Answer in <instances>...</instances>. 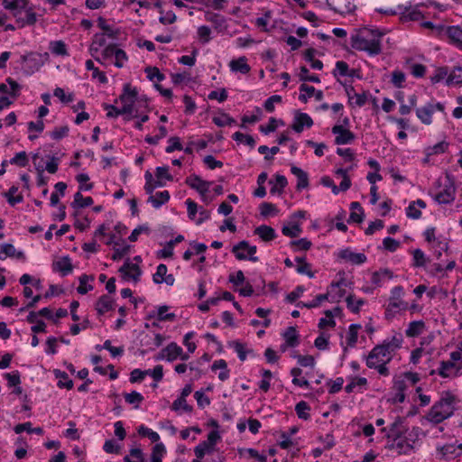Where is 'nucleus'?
Instances as JSON below:
<instances>
[{
    "mask_svg": "<svg viewBox=\"0 0 462 462\" xmlns=\"http://www.w3.org/2000/svg\"><path fill=\"white\" fill-rule=\"evenodd\" d=\"M383 33L368 28L361 29L351 36V46L360 51H365L371 56L378 55L382 51V37Z\"/></svg>",
    "mask_w": 462,
    "mask_h": 462,
    "instance_id": "obj_1",
    "label": "nucleus"
},
{
    "mask_svg": "<svg viewBox=\"0 0 462 462\" xmlns=\"http://www.w3.org/2000/svg\"><path fill=\"white\" fill-rule=\"evenodd\" d=\"M55 375L59 379L57 384L60 388H66L68 390H70L73 388V381L71 379H69L67 373L60 371V370H56Z\"/></svg>",
    "mask_w": 462,
    "mask_h": 462,
    "instance_id": "obj_40",
    "label": "nucleus"
},
{
    "mask_svg": "<svg viewBox=\"0 0 462 462\" xmlns=\"http://www.w3.org/2000/svg\"><path fill=\"white\" fill-rule=\"evenodd\" d=\"M287 346H295L299 344V335L294 327H289L283 333Z\"/></svg>",
    "mask_w": 462,
    "mask_h": 462,
    "instance_id": "obj_39",
    "label": "nucleus"
},
{
    "mask_svg": "<svg viewBox=\"0 0 462 462\" xmlns=\"http://www.w3.org/2000/svg\"><path fill=\"white\" fill-rule=\"evenodd\" d=\"M114 308V300L108 295H102L96 303V310L99 315H103Z\"/></svg>",
    "mask_w": 462,
    "mask_h": 462,
    "instance_id": "obj_22",
    "label": "nucleus"
},
{
    "mask_svg": "<svg viewBox=\"0 0 462 462\" xmlns=\"http://www.w3.org/2000/svg\"><path fill=\"white\" fill-rule=\"evenodd\" d=\"M346 301L347 308L353 313H358L361 306L365 303V301L362 299H356L354 295H348L346 297Z\"/></svg>",
    "mask_w": 462,
    "mask_h": 462,
    "instance_id": "obj_51",
    "label": "nucleus"
},
{
    "mask_svg": "<svg viewBox=\"0 0 462 462\" xmlns=\"http://www.w3.org/2000/svg\"><path fill=\"white\" fill-rule=\"evenodd\" d=\"M24 430H26L28 433H36L38 435H42L43 433V430L42 428H40V427H38V428H32V423L31 422H25V423L17 424L14 427V432L16 434H20V433H22Z\"/></svg>",
    "mask_w": 462,
    "mask_h": 462,
    "instance_id": "obj_46",
    "label": "nucleus"
},
{
    "mask_svg": "<svg viewBox=\"0 0 462 462\" xmlns=\"http://www.w3.org/2000/svg\"><path fill=\"white\" fill-rule=\"evenodd\" d=\"M448 247V243L444 240H439L431 245V249L433 250L434 255L437 259H440L443 252H447Z\"/></svg>",
    "mask_w": 462,
    "mask_h": 462,
    "instance_id": "obj_63",
    "label": "nucleus"
},
{
    "mask_svg": "<svg viewBox=\"0 0 462 462\" xmlns=\"http://www.w3.org/2000/svg\"><path fill=\"white\" fill-rule=\"evenodd\" d=\"M93 204V199L91 197H83L80 191H78L74 195V200L72 207L74 208H86Z\"/></svg>",
    "mask_w": 462,
    "mask_h": 462,
    "instance_id": "obj_42",
    "label": "nucleus"
},
{
    "mask_svg": "<svg viewBox=\"0 0 462 462\" xmlns=\"http://www.w3.org/2000/svg\"><path fill=\"white\" fill-rule=\"evenodd\" d=\"M361 328L360 325L352 324L349 327V330L346 337V342L349 346H354L357 341L358 330Z\"/></svg>",
    "mask_w": 462,
    "mask_h": 462,
    "instance_id": "obj_57",
    "label": "nucleus"
},
{
    "mask_svg": "<svg viewBox=\"0 0 462 462\" xmlns=\"http://www.w3.org/2000/svg\"><path fill=\"white\" fill-rule=\"evenodd\" d=\"M14 16L16 18V23L20 28L33 25L37 22V14L31 7L14 13Z\"/></svg>",
    "mask_w": 462,
    "mask_h": 462,
    "instance_id": "obj_10",
    "label": "nucleus"
},
{
    "mask_svg": "<svg viewBox=\"0 0 462 462\" xmlns=\"http://www.w3.org/2000/svg\"><path fill=\"white\" fill-rule=\"evenodd\" d=\"M313 125L312 118L306 113L296 112L294 116V122L291 125V128L296 133H301L303 128L306 126L308 128Z\"/></svg>",
    "mask_w": 462,
    "mask_h": 462,
    "instance_id": "obj_13",
    "label": "nucleus"
},
{
    "mask_svg": "<svg viewBox=\"0 0 462 462\" xmlns=\"http://www.w3.org/2000/svg\"><path fill=\"white\" fill-rule=\"evenodd\" d=\"M52 269L55 272H59L62 276H66L72 272L73 266L70 259L68 256H64L52 263Z\"/></svg>",
    "mask_w": 462,
    "mask_h": 462,
    "instance_id": "obj_20",
    "label": "nucleus"
},
{
    "mask_svg": "<svg viewBox=\"0 0 462 462\" xmlns=\"http://www.w3.org/2000/svg\"><path fill=\"white\" fill-rule=\"evenodd\" d=\"M287 179L283 175L277 174L275 176V182L270 189L272 194H282L283 192V189L287 185Z\"/></svg>",
    "mask_w": 462,
    "mask_h": 462,
    "instance_id": "obj_45",
    "label": "nucleus"
},
{
    "mask_svg": "<svg viewBox=\"0 0 462 462\" xmlns=\"http://www.w3.org/2000/svg\"><path fill=\"white\" fill-rule=\"evenodd\" d=\"M205 20L211 23L217 30H221L225 27L226 20L221 14L208 12L205 14Z\"/></svg>",
    "mask_w": 462,
    "mask_h": 462,
    "instance_id": "obj_35",
    "label": "nucleus"
},
{
    "mask_svg": "<svg viewBox=\"0 0 462 462\" xmlns=\"http://www.w3.org/2000/svg\"><path fill=\"white\" fill-rule=\"evenodd\" d=\"M137 95L136 88H133L129 83L124 85L123 93L119 97L123 106L117 114H127L128 116L125 117L127 121L136 116V115H134V105L137 99Z\"/></svg>",
    "mask_w": 462,
    "mask_h": 462,
    "instance_id": "obj_4",
    "label": "nucleus"
},
{
    "mask_svg": "<svg viewBox=\"0 0 462 462\" xmlns=\"http://www.w3.org/2000/svg\"><path fill=\"white\" fill-rule=\"evenodd\" d=\"M446 33L453 44L462 49V28L460 26H448Z\"/></svg>",
    "mask_w": 462,
    "mask_h": 462,
    "instance_id": "obj_24",
    "label": "nucleus"
},
{
    "mask_svg": "<svg viewBox=\"0 0 462 462\" xmlns=\"http://www.w3.org/2000/svg\"><path fill=\"white\" fill-rule=\"evenodd\" d=\"M416 206L420 207V208H425L426 203L424 200L420 199L410 203L406 209V215L408 217L412 219H419L421 217V211L418 209Z\"/></svg>",
    "mask_w": 462,
    "mask_h": 462,
    "instance_id": "obj_26",
    "label": "nucleus"
},
{
    "mask_svg": "<svg viewBox=\"0 0 462 462\" xmlns=\"http://www.w3.org/2000/svg\"><path fill=\"white\" fill-rule=\"evenodd\" d=\"M18 192V187L12 186L7 192L4 195L7 199L8 203L11 206H14L17 203H21L23 200L22 194H16Z\"/></svg>",
    "mask_w": 462,
    "mask_h": 462,
    "instance_id": "obj_41",
    "label": "nucleus"
},
{
    "mask_svg": "<svg viewBox=\"0 0 462 462\" xmlns=\"http://www.w3.org/2000/svg\"><path fill=\"white\" fill-rule=\"evenodd\" d=\"M349 66L344 60H338L336 62V68L333 70V76L337 79L339 77H346L348 74ZM339 81V79H337Z\"/></svg>",
    "mask_w": 462,
    "mask_h": 462,
    "instance_id": "obj_52",
    "label": "nucleus"
},
{
    "mask_svg": "<svg viewBox=\"0 0 462 462\" xmlns=\"http://www.w3.org/2000/svg\"><path fill=\"white\" fill-rule=\"evenodd\" d=\"M328 5L340 14H351L356 10L355 0H326Z\"/></svg>",
    "mask_w": 462,
    "mask_h": 462,
    "instance_id": "obj_8",
    "label": "nucleus"
},
{
    "mask_svg": "<svg viewBox=\"0 0 462 462\" xmlns=\"http://www.w3.org/2000/svg\"><path fill=\"white\" fill-rule=\"evenodd\" d=\"M106 42L105 34L96 33L90 45L91 55L94 56V53L97 52L99 49L106 44Z\"/></svg>",
    "mask_w": 462,
    "mask_h": 462,
    "instance_id": "obj_49",
    "label": "nucleus"
},
{
    "mask_svg": "<svg viewBox=\"0 0 462 462\" xmlns=\"http://www.w3.org/2000/svg\"><path fill=\"white\" fill-rule=\"evenodd\" d=\"M393 273L389 269H381L372 273L371 282L374 287H379L384 281L393 278Z\"/></svg>",
    "mask_w": 462,
    "mask_h": 462,
    "instance_id": "obj_23",
    "label": "nucleus"
},
{
    "mask_svg": "<svg viewBox=\"0 0 462 462\" xmlns=\"http://www.w3.org/2000/svg\"><path fill=\"white\" fill-rule=\"evenodd\" d=\"M339 257L353 264H362L366 261V256L362 253H354L349 249L340 251Z\"/></svg>",
    "mask_w": 462,
    "mask_h": 462,
    "instance_id": "obj_19",
    "label": "nucleus"
},
{
    "mask_svg": "<svg viewBox=\"0 0 462 462\" xmlns=\"http://www.w3.org/2000/svg\"><path fill=\"white\" fill-rule=\"evenodd\" d=\"M435 110H439L442 113L445 111V106L442 103H428L422 107L416 109V116L424 125H430L432 123V115Z\"/></svg>",
    "mask_w": 462,
    "mask_h": 462,
    "instance_id": "obj_6",
    "label": "nucleus"
},
{
    "mask_svg": "<svg viewBox=\"0 0 462 462\" xmlns=\"http://www.w3.org/2000/svg\"><path fill=\"white\" fill-rule=\"evenodd\" d=\"M291 171L298 179V182H297V186H296V189L298 190L305 189L309 186V178L305 171H303L301 169H300L296 166H292L291 168Z\"/></svg>",
    "mask_w": 462,
    "mask_h": 462,
    "instance_id": "obj_29",
    "label": "nucleus"
},
{
    "mask_svg": "<svg viewBox=\"0 0 462 462\" xmlns=\"http://www.w3.org/2000/svg\"><path fill=\"white\" fill-rule=\"evenodd\" d=\"M391 448L395 449L399 455H407L413 450L414 446L407 439L401 437L400 439H393V443Z\"/></svg>",
    "mask_w": 462,
    "mask_h": 462,
    "instance_id": "obj_21",
    "label": "nucleus"
},
{
    "mask_svg": "<svg viewBox=\"0 0 462 462\" xmlns=\"http://www.w3.org/2000/svg\"><path fill=\"white\" fill-rule=\"evenodd\" d=\"M254 234L264 241L269 242L276 237L275 231L272 226L262 225L254 229Z\"/></svg>",
    "mask_w": 462,
    "mask_h": 462,
    "instance_id": "obj_28",
    "label": "nucleus"
},
{
    "mask_svg": "<svg viewBox=\"0 0 462 462\" xmlns=\"http://www.w3.org/2000/svg\"><path fill=\"white\" fill-rule=\"evenodd\" d=\"M28 0H3V5L5 9L14 13L20 12L27 7Z\"/></svg>",
    "mask_w": 462,
    "mask_h": 462,
    "instance_id": "obj_33",
    "label": "nucleus"
},
{
    "mask_svg": "<svg viewBox=\"0 0 462 462\" xmlns=\"http://www.w3.org/2000/svg\"><path fill=\"white\" fill-rule=\"evenodd\" d=\"M229 346L234 348L241 361L246 359L247 354L253 353L252 349H248L245 344L239 341H232L229 343Z\"/></svg>",
    "mask_w": 462,
    "mask_h": 462,
    "instance_id": "obj_36",
    "label": "nucleus"
},
{
    "mask_svg": "<svg viewBox=\"0 0 462 462\" xmlns=\"http://www.w3.org/2000/svg\"><path fill=\"white\" fill-rule=\"evenodd\" d=\"M232 253L238 260L249 259L252 262H258L259 258L254 256L256 246L250 245L246 241H241L232 248Z\"/></svg>",
    "mask_w": 462,
    "mask_h": 462,
    "instance_id": "obj_5",
    "label": "nucleus"
},
{
    "mask_svg": "<svg viewBox=\"0 0 462 462\" xmlns=\"http://www.w3.org/2000/svg\"><path fill=\"white\" fill-rule=\"evenodd\" d=\"M310 410V405L304 401L298 402L295 406L296 413L300 419L309 420L310 419V413H309Z\"/></svg>",
    "mask_w": 462,
    "mask_h": 462,
    "instance_id": "obj_56",
    "label": "nucleus"
},
{
    "mask_svg": "<svg viewBox=\"0 0 462 462\" xmlns=\"http://www.w3.org/2000/svg\"><path fill=\"white\" fill-rule=\"evenodd\" d=\"M330 298L333 301H339V300L345 295V290L340 287V284L332 283L329 287Z\"/></svg>",
    "mask_w": 462,
    "mask_h": 462,
    "instance_id": "obj_58",
    "label": "nucleus"
},
{
    "mask_svg": "<svg viewBox=\"0 0 462 462\" xmlns=\"http://www.w3.org/2000/svg\"><path fill=\"white\" fill-rule=\"evenodd\" d=\"M144 178L146 181L144 189L148 194H152L156 188L162 187L164 185L163 181L154 180L152 174L150 171L145 172Z\"/></svg>",
    "mask_w": 462,
    "mask_h": 462,
    "instance_id": "obj_32",
    "label": "nucleus"
},
{
    "mask_svg": "<svg viewBox=\"0 0 462 462\" xmlns=\"http://www.w3.org/2000/svg\"><path fill=\"white\" fill-rule=\"evenodd\" d=\"M449 359H451L460 370L462 369V343H459L457 348L450 353Z\"/></svg>",
    "mask_w": 462,
    "mask_h": 462,
    "instance_id": "obj_62",
    "label": "nucleus"
},
{
    "mask_svg": "<svg viewBox=\"0 0 462 462\" xmlns=\"http://www.w3.org/2000/svg\"><path fill=\"white\" fill-rule=\"evenodd\" d=\"M332 133L336 135V144H347L354 141L355 134L343 125H336L332 127Z\"/></svg>",
    "mask_w": 462,
    "mask_h": 462,
    "instance_id": "obj_11",
    "label": "nucleus"
},
{
    "mask_svg": "<svg viewBox=\"0 0 462 462\" xmlns=\"http://www.w3.org/2000/svg\"><path fill=\"white\" fill-rule=\"evenodd\" d=\"M186 183L192 189L198 190L201 195L207 193L211 185L210 182L201 180L199 176L193 175L186 179Z\"/></svg>",
    "mask_w": 462,
    "mask_h": 462,
    "instance_id": "obj_18",
    "label": "nucleus"
},
{
    "mask_svg": "<svg viewBox=\"0 0 462 462\" xmlns=\"http://www.w3.org/2000/svg\"><path fill=\"white\" fill-rule=\"evenodd\" d=\"M297 262V272L300 274H307L309 277L312 278L314 273L311 272V266L309 263L306 262V259L303 257H297L295 259Z\"/></svg>",
    "mask_w": 462,
    "mask_h": 462,
    "instance_id": "obj_43",
    "label": "nucleus"
},
{
    "mask_svg": "<svg viewBox=\"0 0 462 462\" xmlns=\"http://www.w3.org/2000/svg\"><path fill=\"white\" fill-rule=\"evenodd\" d=\"M119 272L122 273L124 279L133 280L134 282L139 281L142 273L141 269L137 264L132 263L128 261L120 267Z\"/></svg>",
    "mask_w": 462,
    "mask_h": 462,
    "instance_id": "obj_12",
    "label": "nucleus"
},
{
    "mask_svg": "<svg viewBox=\"0 0 462 462\" xmlns=\"http://www.w3.org/2000/svg\"><path fill=\"white\" fill-rule=\"evenodd\" d=\"M212 120H213V123L219 127H223L226 125H232L233 124L236 123V120L233 117H231L229 115L225 114V113L217 116H214Z\"/></svg>",
    "mask_w": 462,
    "mask_h": 462,
    "instance_id": "obj_53",
    "label": "nucleus"
},
{
    "mask_svg": "<svg viewBox=\"0 0 462 462\" xmlns=\"http://www.w3.org/2000/svg\"><path fill=\"white\" fill-rule=\"evenodd\" d=\"M165 454V447L162 443L156 444L151 454V460H157L162 462V457Z\"/></svg>",
    "mask_w": 462,
    "mask_h": 462,
    "instance_id": "obj_64",
    "label": "nucleus"
},
{
    "mask_svg": "<svg viewBox=\"0 0 462 462\" xmlns=\"http://www.w3.org/2000/svg\"><path fill=\"white\" fill-rule=\"evenodd\" d=\"M402 19L405 21H419L423 15L418 9L405 8L404 11H401Z\"/></svg>",
    "mask_w": 462,
    "mask_h": 462,
    "instance_id": "obj_48",
    "label": "nucleus"
},
{
    "mask_svg": "<svg viewBox=\"0 0 462 462\" xmlns=\"http://www.w3.org/2000/svg\"><path fill=\"white\" fill-rule=\"evenodd\" d=\"M51 51L55 55L67 56V46L62 41H55L51 42Z\"/></svg>",
    "mask_w": 462,
    "mask_h": 462,
    "instance_id": "obj_54",
    "label": "nucleus"
},
{
    "mask_svg": "<svg viewBox=\"0 0 462 462\" xmlns=\"http://www.w3.org/2000/svg\"><path fill=\"white\" fill-rule=\"evenodd\" d=\"M229 67L231 70L240 72L242 74H247L251 69L247 63V59L245 56L240 57L237 60H231Z\"/></svg>",
    "mask_w": 462,
    "mask_h": 462,
    "instance_id": "obj_27",
    "label": "nucleus"
},
{
    "mask_svg": "<svg viewBox=\"0 0 462 462\" xmlns=\"http://www.w3.org/2000/svg\"><path fill=\"white\" fill-rule=\"evenodd\" d=\"M181 354L182 348L179 346L176 343H171L161 351L157 359L165 358L167 361L172 362L176 360Z\"/></svg>",
    "mask_w": 462,
    "mask_h": 462,
    "instance_id": "obj_16",
    "label": "nucleus"
},
{
    "mask_svg": "<svg viewBox=\"0 0 462 462\" xmlns=\"http://www.w3.org/2000/svg\"><path fill=\"white\" fill-rule=\"evenodd\" d=\"M459 372L460 369L451 359L441 361L438 368V374L443 378L457 376Z\"/></svg>",
    "mask_w": 462,
    "mask_h": 462,
    "instance_id": "obj_17",
    "label": "nucleus"
},
{
    "mask_svg": "<svg viewBox=\"0 0 462 462\" xmlns=\"http://www.w3.org/2000/svg\"><path fill=\"white\" fill-rule=\"evenodd\" d=\"M94 280V277L93 276H88L87 274H83L79 277V285L77 289L78 292L79 294H86L87 292H88L89 291H92L93 290V286L92 285H87V283L89 282V281H93Z\"/></svg>",
    "mask_w": 462,
    "mask_h": 462,
    "instance_id": "obj_50",
    "label": "nucleus"
},
{
    "mask_svg": "<svg viewBox=\"0 0 462 462\" xmlns=\"http://www.w3.org/2000/svg\"><path fill=\"white\" fill-rule=\"evenodd\" d=\"M456 187L454 182L447 177L443 183V189L434 197L439 204H450L455 200Z\"/></svg>",
    "mask_w": 462,
    "mask_h": 462,
    "instance_id": "obj_7",
    "label": "nucleus"
},
{
    "mask_svg": "<svg viewBox=\"0 0 462 462\" xmlns=\"http://www.w3.org/2000/svg\"><path fill=\"white\" fill-rule=\"evenodd\" d=\"M315 53L316 50L310 48L305 51L304 58L308 62L310 63L312 69L320 70L323 68V63L321 60L315 59Z\"/></svg>",
    "mask_w": 462,
    "mask_h": 462,
    "instance_id": "obj_38",
    "label": "nucleus"
},
{
    "mask_svg": "<svg viewBox=\"0 0 462 462\" xmlns=\"http://www.w3.org/2000/svg\"><path fill=\"white\" fill-rule=\"evenodd\" d=\"M425 329V323L422 320L411 321L405 331V334L409 337H418Z\"/></svg>",
    "mask_w": 462,
    "mask_h": 462,
    "instance_id": "obj_30",
    "label": "nucleus"
},
{
    "mask_svg": "<svg viewBox=\"0 0 462 462\" xmlns=\"http://www.w3.org/2000/svg\"><path fill=\"white\" fill-rule=\"evenodd\" d=\"M170 199V193L167 190L157 192L155 195H152L149 197L148 201L152 203V205L158 208L162 205L168 202Z\"/></svg>",
    "mask_w": 462,
    "mask_h": 462,
    "instance_id": "obj_31",
    "label": "nucleus"
},
{
    "mask_svg": "<svg viewBox=\"0 0 462 462\" xmlns=\"http://www.w3.org/2000/svg\"><path fill=\"white\" fill-rule=\"evenodd\" d=\"M403 337L401 333H396L389 340H384L379 346L387 353L393 356V354L399 348L402 347Z\"/></svg>",
    "mask_w": 462,
    "mask_h": 462,
    "instance_id": "obj_14",
    "label": "nucleus"
},
{
    "mask_svg": "<svg viewBox=\"0 0 462 462\" xmlns=\"http://www.w3.org/2000/svg\"><path fill=\"white\" fill-rule=\"evenodd\" d=\"M403 421L402 418L397 417L388 429L383 428L382 431L386 432L387 438L400 439L405 431Z\"/></svg>",
    "mask_w": 462,
    "mask_h": 462,
    "instance_id": "obj_15",
    "label": "nucleus"
},
{
    "mask_svg": "<svg viewBox=\"0 0 462 462\" xmlns=\"http://www.w3.org/2000/svg\"><path fill=\"white\" fill-rule=\"evenodd\" d=\"M457 397L450 392L442 393L439 400L430 409L425 418L433 424H439L454 414Z\"/></svg>",
    "mask_w": 462,
    "mask_h": 462,
    "instance_id": "obj_2",
    "label": "nucleus"
},
{
    "mask_svg": "<svg viewBox=\"0 0 462 462\" xmlns=\"http://www.w3.org/2000/svg\"><path fill=\"white\" fill-rule=\"evenodd\" d=\"M408 309V303L402 300H395L393 298L389 299V303L386 308L388 313H397L400 310H405Z\"/></svg>",
    "mask_w": 462,
    "mask_h": 462,
    "instance_id": "obj_34",
    "label": "nucleus"
},
{
    "mask_svg": "<svg viewBox=\"0 0 462 462\" xmlns=\"http://www.w3.org/2000/svg\"><path fill=\"white\" fill-rule=\"evenodd\" d=\"M413 256V266L422 267L426 264L427 259L425 254L420 249H414L412 252Z\"/></svg>",
    "mask_w": 462,
    "mask_h": 462,
    "instance_id": "obj_61",
    "label": "nucleus"
},
{
    "mask_svg": "<svg viewBox=\"0 0 462 462\" xmlns=\"http://www.w3.org/2000/svg\"><path fill=\"white\" fill-rule=\"evenodd\" d=\"M391 360L392 356L387 355L379 345H376L366 356V366L376 370L380 375L387 377L390 375L387 364Z\"/></svg>",
    "mask_w": 462,
    "mask_h": 462,
    "instance_id": "obj_3",
    "label": "nucleus"
},
{
    "mask_svg": "<svg viewBox=\"0 0 462 462\" xmlns=\"http://www.w3.org/2000/svg\"><path fill=\"white\" fill-rule=\"evenodd\" d=\"M98 26L102 29L104 32L102 34H105V36H108L112 39H116L119 34V30L114 29L110 25L106 23V21L103 18H99L98 21Z\"/></svg>",
    "mask_w": 462,
    "mask_h": 462,
    "instance_id": "obj_44",
    "label": "nucleus"
},
{
    "mask_svg": "<svg viewBox=\"0 0 462 462\" xmlns=\"http://www.w3.org/2000/svg\"><path fill=\"white\" fill-rule=\"evenodd\" d=\"M367 384V380L365 377H353L351 382L345 387V391L347 393H353L356 387H365Z\"/></svg>",
    "mask_w": 462,
    "mask_h": 462,
    "instance_id": "obj_47",
    "label": "nucleus"
},
{
    "mask_svg": "<svg viewBox=\"0 0 462 462\" xmlns=\"http://www.w3.org/2000/svg\"><path fill=\"white\" fill-rule=\"evenodd\" d=\"M6 257L23 259L24 254L23 252H17L12 244H4L0 245V260H5Z\"/></svg>",
    "mask_w": 462,
    "mask_h": 462,
    "instance_id": "obj_25",
    "label": "nucleus"
},
{
    "mask_svg": "<svg viewBox=\"0 0 462 462\" xmlns=\"http://www.w3.org/2000/svg\"><path fill=\"white\" fill-rule=\"evenodd\" d=\"M446 84L448 86L462 85V68L455 67L447 78Z\"/></svg>",
    "mask_w": 462,
    "mask_h": 462,
    "instance_id": "obj_37",
    "label": "nucleus"
},
{
    "mask_svg": "<svg viewBox=\"0 0 462 462\" xmlns=\"http://www.w3.org/2000/svg\"><path fill=\"white\" fill-rule=\"evenodd\" d=\"M300 91L301 92L299 96V99L303 103H307L308 99L313 97L316 89L312 86H309L307 84H302L300 87Z\"/></svg>",
    "mask_w": 462,
    "mask_h": 462,
    "instance_id": "obj_55",
    "label": "nucleus"
},
{
    "mask_svg": "<svg viewBox=\"0 0 462 462\" xmlns=\"http://www.w3.org/2000/svg\"><path fill=\"white\" fill-rule=\"evenodd\" d=\"M450 72H448V69L447 67H439L438 68L434 74L430 77V80L432 83H439L443 79H447Z\"/></svg>",
    "mask_w": 462,
    "mask_h": 462,
    "instance_id": "obj_60",
    "label": "nucleus"
},
{
    "mask_svg": "<svg viewBox=\"0 0 462 462\" xmlns=\"http://www.w3.org/2000/svg\"><path fill=\"white\" fill-rule=\"evenodd\" d=\"M197 33L199 40L202 44H206L211 40V30L208 26H199L198 28Z\"/></svg>",
    "mask_w": 462,
    "mask_h": 462,
    "instance_id": "obj_59",
    "label": "nucleus"
},
{
    "mask_svg": "<svg viewBox=\"0 0 462 462\" xmlns=\"http://www.w3.org/2000/svg\"><path fill=\"white\" fill-rule=\"evenodd\" d=\"M22 87L12 78H7L5 83L0 84V93L7 96L10 99L15 101L21 94Z\"/></svg>",
    "mask_w": 462,
    "mask_h": 462,
    "instance_id": "obj_9",
    "label": "nucleus"
}]
</instances>
